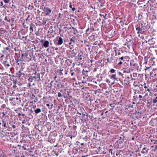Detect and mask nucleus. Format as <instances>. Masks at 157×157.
Wrapping results in <instances>:
<instances>
[{
    "label": "nucleus",
    "mask_w": 157,
    "mask_h": 157,
    "mask_svg": "<svg viewBox=\"0 0 157 157\" xmlns=\"http://www.w3.org/2000/svg\"><path fill=\"white\" fill-rule=\"evenodd\" d=\"M44 11L45 12V16H49L51 13L52 10L48 7L45 6L44 7Z\"/></svg>",
    "instance_id": "nucleus-6"
},
{
    "label": "nucleus",
    "mask_w": 157,
    "mask_h": 157,
    "mask_svg": "<svg viewBox=\"0 0 157 157\" xmlns=\"http://www.w3.org/2000/svg\"><path fill=\"white\" fill-rule=\"evenodd\" d=\"M107 36L109 38H111L114 35V31L111 29L107 32Z\"/></svg>",
    "instance_id": "nucleus-7"
},
{
    "label": "nucleus",
    "mask_w": 157,
    "mask_h": 157,
    "mask_svg": "<svg viewBox=\"0 0 157 157\" xmlns=\"http://www.w3.org/2000/svg\"><path fill=\"white\" fill-rule=\"evenodd\" d=\"M92 36L93 37L92 40H95V38L94 37L95 36V35L93 34V35H92Z\"/></svg>",
    "instance_id": "nucleus-46"
},
{
    "label": "nucleus",
    "mask_w": 157,
    "mask_h": 157,
    "mask_svg": "<svg viewBox=\"0 0 157 157\" xmlns=\"http://www.w3.org/2000/svg\"><path fill=\"white\" fill-rule=\"evenodd\" d=\"M34 111L35 113L38 114L41 112V110L40 108H37L34 110Z\"/></svg>",
    "instance_id": "nucleus-18"
},
{
    "label": "nucleus",
    "mask_w": 157,
    "mask_h": 157,
    "mask_svg": "<svg viewBox=\"0 0 157 157\" xmlns=\"http://www.w3.org/2000/svg\"><path fill=\"white\" fill-rule=\"evenodd\" d=\"M69 7H70V8L72 9V11H75L76 10V9H75V7H74L73 8L72 7V5L71 4H70V5H69Z\"/></svg>",
    "instance_id": "nucleus-26"
},
{
    "label": "nucleus",
    "mask_w": 157,
    "mask_h": 157,
    "mask_svg": "<svg viewBox=\"0 0 157 157\" xmlns=\"http://www.w3.org/2000/svg\"><path fill=\"white\" fill-rule=\"evenodd\" d=\"M5 20L8 22H10V20L9 18H8L7 17H6L5 18Z\"/></svg>",
    "instance_id": "nucleus-25"
},
{
    "label": "nucleus",
    "mask_w": 157,
    "mask_h": 157,
    "mask_svg": "<svg viewBox=\"0 0 157 157\" xmlns=\"http://www.w3.org/2000/svg\"><path fill=\"white\" fill-rule=\"evenodd\" d=\"M109 81L110 80H109V79H106V82H108V83H109Z\"/></svg>",
    "instance_id": "nucleus-57"
},
{
    "label": "nucleus",
    "mask_w": 157,
    "mask_h": 157,
    "mask_svg": "<svg viewBox=\"0 0 157 157\" xmlns=\"http://www.w3.org/2000/svg\"><path fill=\"white\" fill-rule=\"evenodd\" d=\"M118 74L121 75H123V74H122L120 72H118Z\"/></svg>",
    "instance_id": "nucleus-56"
},
{
    "label": "nucleus",
    "mask_w": 157,
    "mask_h": 157,
    "mask_svg": "<svg viewBox=\"0 0 157 157\" xmlns=\"http://www.w3.org/2000/svg\"><path fill=\"white\" fill-rule=\"evenodd\" d=\"M16 63H18L19 61H20V59H16Z\"/></svg>",
    "instance_id": "nucleus-55"
},
{
    "label": "nucleus",
    "mask_w": 157,
    "mask_h": 157,
    "mask_svg": "<svg viewBox=\"0 0 157 157\" xmlns=\"http://www.w3.org/2000/svg\"><path fill=\"white\" fill-rule=\"evenodd\" d=\"M114 82L113 81V82L112 81H111L110 80L109 81V84L110 85H113Z\"/></svg>",
    "instance_id": "nucleus-30"
},
{
    "label": "nucleus",
    "mask_w": 157,
    "mask_h": 157,
    "mask_svg": "<svg viewBox=\"0 0 157 157\" xmlns=\"http://www.w3.org/2000/svg\"><path fill=\"white\" fill-rule=\"evenodd\" d=\"M117 50H114V51L115 52V56H117Z\"/></svg>",
    "instance_id": "nucleus-58"
},
{
    "label": "nucleus",
    "mask_w": 157,
    "mask_h": 157,
    "mask_svg": "<svg viewBox=\"0 0 157 157\" xmlns=\"http://www.w3.org/2000/svg\"><path fill=\"white\" fill-rule=\"evenodd\" d=\"M33 26H35V25H34V24H33V23H31V24H30V27H33Z\"/></svg>",
    "instance_id": "nucleus-52"
},
{
    "label": "nucleus",
    "mask_w": 157,
    "mask_h": 157,
    "mask_svg": "<svg viewBox=\"0 0 157 157\" xmlns=\"http://www.w3.org/2000/svg\"><path fill=\"white\" fill-rule=\"evenodd\" d=\"M4 54H2V55L1 56V57L2 58H3V57H4Z\"/></svg>",
    "instance_id": "nucleus-64"
},
{
    "label": "nucleus",
    "mask_w": 157,
    "mask_h": 157,
    "mask_svg": "<svg viewBox=\"0 0 157 157\" xmlns=\"http://www.w3.org/2000/svg\"><path fill=\"white\" fill-rule=\"evenodd\" d=\"M154 72H152V74H153L154 75H156L157 74V72L155 71V69L154 70Z\"/></svg>",
    "instance_id": "nucleus-39"
},
{
    "label": "nucleus",
    "mask_w": 157,
    "mask_h": 157,
    "mask_svg": "<svg viewBox=\"0 0 157 157\" xmlns=\"http://www.w3.org/2000/svg\"><path fill=\"white\" fill-rule=\"evenodd\" d=\"M44 6V5H42L41 6H40V9H41L42 10L44 11V8H43V6Z\"/></svg>",
    "instance_id": "nucleus-50"
},
{
    "label": "nucleus",
    "mask_w": 157,
    "mask_h": 157,
    "mask_svg": "<svg viewBox=\"0 0 157 157\" xmlns=\"http://www.w3.org/2000/svg\"><path fill=\"white\" fill-rule=\"evenodd\" d=\"M123 63V62L121 61H120L119 63H118V65H121Z\"/></svg>",
    "instance_id": "nucleus-48"
},
{
    "label": "nucleus",
    "mask_w": 157,
    "mask_h": 157,
    "mask_svg": "<svg viewBox=\"0 0 157 157\" xmlns=\"http://www.w3.org/2000/svg\"><path fill=\"white\" fill-rule=\"evenodd\" d=\"M121 55H120L119 56V57H120L121 56H124L123 51H122V50H121Z\"/></svg>",
    "instance_id": "nucleus-35"
},
{
    "label": "nucleus",
    "mask_w": 157,
    "mask_h": 157,
    "mask_svg": "<svg viewBox=\"0 0 157 157\" xmlns=\"http://www.w3.org/2000/svg\"><path fill=\"white\" fill-rule=\"evenodd\" d=\"M124 83L126 85H129L130 82L128 80V79H124Z\"/></svg>",
    "instance_id": "nucleus-19"
},
{
    "label": "nucleus",
    "mask_w": 157,
    "mask_h": 157,
    "mask_svg": "<svg viewBox=\"0 0 157 157\" xmlns=\"http://www.w3.org/2000/svg\"><path fill=\"white\" fill-rule=\"evenodd\" d=\"M120 23L122 27H124V25H126L128 24L127 21H126L125 19L121 21L120 22Z\"/></svg>",
    "instance_id": "nucleus-12"
},
{
    "label": "nucleus",
    "mask_w": 157,
    "mask_h": 157,
    "mask_svg": "<svg viewBox=\"0 0 157 157\" xmlns=\"http://www.w3.org/2000/svg\"><path fill=\"white\" fill-rule=\"evenodd\" d=\"M40 42L41 43L42 46L45 48H46L49 46V42L48 40H42L40 41Z\"/></svg>",
    "instance_id": "nucleus-5"
},
{
    "label": "nucleus",
    "mask_w": 157,
    "mask_h": 157,
    "mask_svg": "<svg viewBox=\"0 0 157 157\" xmlns=\"http://www.w3.org/2000/svg\"><path fill=\"white\" fill-rule=\"evenodd\" d=\"M0 157H5V154L3 151H0Z\"/></svg>",
    "instance_id": "nucleus-22"
},
{
    "label": "nucleus",
    "mask_w": 157,
    "mask_h": 157,
    "mask_svg": "<svg viewBox=\"0 0 157 157\" xmlns=\"http://www.w3.org/2000/svg\"><path fill=\"white\" fill-rule=\"evenodd\" d=\"M115 70L114 69H112L110 71V72L111 73H114L115 72Z\"/></svg>",
    "instance_id": "nucleus-40"
},
{
    "label": "nucleus",
    "mask_w": 157,
    "mask_h": 157,
    "mask_svg": "<svg viewBox=\"0 0 157 157\" xmlns=\"http://www.w3.org/2000/svg\"><path fill=\"white\" fill-rule=\"evenodd\" d=\"M16 157H25L24 155H21V156H20L18 155L16 156Z\"/></svg>",
    "instance_id": "nucleus-60"
},
{
    "label": "nucleus",
    "mask_w": 157,
    "mask_h": 157,
    "mask_svg": "<svg viewBox=\"0 0 157 157\" xmlns=\"http://www.w3.org/2000/svg\"><path fill=\"white\" fill-rule=\"evenodd\" d=\"M107 14L106 13H104L103 14V18H104V19H103V20H104L105 19H107V18L106 17V16H107Z\"/></svg>",
    "instance_id": "nucleus-27"
},
{
    "label": "nucleus",
    "mask_w": 157,
    "mask_h": 157,
    "mask_svg": "<svg viewBox=\"0 0 157 157\" xmlns=\"http://www.w3.org/2000/svg\"><path fill=\"white\" fill-rule=\"evenodd\" d=\"M113 150L112 149H109V152L111 153V155H113Z\"/></svg>",
    "instance_id": "nucleus-34"
},
{
    "label": "nucleus",
    "mask_w": 157,
    "mask_h": 157,
    "mask_svg": "<svg viewBox=\"0 0 157 157\" xmlns=\"http://www.w3.org/2000/svg\"><path fill=\"white\" fill-rule=\"evenodd\" d=\"M58 96L59 97H62V95L59 92L58 93Z\"/></svg>",
    "instance_id": "nucleus-44"
},
{
    "label": "nucleus",
    "mask_w": 157,
    "mask_h": 157,
    "mask_svg": "<svg viewBox=\"0 0 157 157\" xmlns=\"http://www.w3.org/2000/svg\"><path fill=\"white\" fill-rule=\"evenodd\" d=\"M118 52L117 53L118 55L119 56L121 55V51L118 50Z\"/></svg>",
    "instance_id": "nucleus-45"
},
{
    "label": "nucleus",
    "mask_w": 157,
    "mask_h": 157,
    "mask_svg": "<svg viewBox=\"0 0 157 157\" xmlns=\"http://www.w3.org/2000/svg\"><path fill=\"white\" fill-rule=\"evenodd\" d=\"M155 59V57H153L152 58H151V59H150V61H152L154 59Z\"/></svg>",
    "instance_id": "nucleus-49"
},
{
    "label": "nucleus",
    "mask_w": 157,
    "mask_h": 157,
    "mask_svg": "<svg viewBox=\"0 0 157 157\" xmlns=\"http://www.w3.org/2000/svg\"><path fill=\"white\" fill-rule=\"evenodd\" d=\"M151 67V66L149 67H146V68L145 69V71H146L148 69H149Z\"/></svg>",
    "instance_id": "nucleus-43"
},
{
    "label": "nucleus",
    "mask_w": 157,
    "mask_h": 157,
    "mask_svg": "<svg viewBox=\"0 0 157 157\" xmlns=\"http://www.w3.org/2000/svg\"><path fill=\"white\" fill-rule=\"evenodd\" d=\"M157 102V97H156V98L153 99V102L154 103H155L156 102Z\"/></svg>",
    "instance_id": "nucleus-33"
},
{
    "label": "nucleus",
    "mask_w": 157,
    "mask_h": 157,
    "mask_svg": "<svg viewBox=\"0 0 157 157\" xmlns=\"http://www.w3.org/2000/svg\"><path fill=\"white\" fill-rule=\"evenodd\" d=\"M3 5V2H0V6H2Z\"/></svg>",
    "instance_id": "nucleus-51"
},
{
    "label": "nucleus",
    "mask_w": 157,
    "mask_h": 157,
    "mask_svg": "<svg viewBox=\"0 0 157 157\" xmlns=\"http://www.w3.org/2000/svg\"><path fill=\"white\" fill-rule=\"evenodd\" d=\"M137 80L136 81H135L133 85L135 86H137L139 84H140V81L139 79H136Z\"/></svg>",
    "instance_id": "nucleus-14"
},
{
    "label": "nucleus",
    "mask_w": 157,
    "mask_h": 157,
    "mask_svg": "<svg viewBox=\"0 0 157 157\" xmlns=\"http://www.w3.org/2000/svg\"><path fill=\"white\" fill-rule=\"evenodd\" d=\"M154 40L153 38H152L151 39H150V40L148 41L150 43V44H154L155 42L153 41V40Z\"/></svg>",
    "instance_id": "nucleus-21"
},
{
    "label": "nucleus",
    "mask_w": 157,
    "mask_h": 157,
    "mask_svg": "<svg viewBox=\"0 0 157 157\" xmlns=\"http://www.w3.org/2000/svg\"><path fill=\"white\" fill-rule=\"evenodd\" d=\"M75 36H73L72 38H71L70 39V42L69 43V44L71 46H73L75 44Z\"/></svg>",
    "instance_id": "nucleus-10"
},
{
    "label": "nucleus",
    "mask_w": 157,
    "mask_h": 157,
    "mask_svg": "<svg viewBox=\"0 0 157 157\" xmlns=\"http://www.w3.org/2000/svg\"><path fill=\"white\" fill-rule=\"evenodd\" d=\"M127 42L126 43L127 44L128 46H132L133 44V40L132 39H127Z\"/></svg>",
    "instance_id": "nucleus-11"
},
{
    "label": "nucleus",
    "mask_w": 157,
    "mask_h": 157,
    "mask_svg": "<svg viewBox=\"0 0 157 157\" xmlns=\"http://www.w3.org/2000/svg\"><path fill=\"white\" fill-rule=\"evenodd\" d=\"M88 72V71H84L83 70L82 71V73L85 75L86 76H87V73Z\"/></svg>",
    "instance_id": "nucleus-23"
},
{
    "label": "nucleus",
    "mask_w": 157,
    "mask_h": 157,
    "mask_svg": "<svg viewBox=\"0 0 157 157\" xmlns=\"http://www.w3.org/2000/svg\"><path fill=\"white\" fill-rule=\"evenodd\" d=\"M127 57V56H121V57L119 58V60L121 59V60L124 61H125V59H126Z\"/></svg>",
    "instance_id": "nucleus-17"
},
{
    "label": "nucleus",
    "mask_w": 157,
    "mask_h": 157,
    "mask_svg": "<svg viewBox=\"0 0 157 157\" xmlns=\"http://www.w3.org/2000/svg\"><path fill=\"white\" fill-rule=\"evenodd\" d=\"M11 63V61H8V60H6L5 61H4V64L5 67L7 66V67H9L10 66V63Z\"/></svg>",
    "instance_id": "nucleus-13"
},
{
    "label": "nucleus",
    "mask_w": 157,
    "mask_h": 157,
    "mask_svg": "<svg viewBox=\"0 0 157 157\" xmlns=\"http://www.w3.org/2000/svg\"><path fill=\"white\" fill-rule=\"evenodd\" d=\"M30 29L31 30V32H30V33H32V32H33V29L32 28V27H30Z\"/></svg>",
    "instance_id": "nucleus-47"
},
{
    "label": "nucleus",
    "mask_w": 157,
    "mask_h": 157,
    "mask_svg": "<svg viewBox=\"0 0 157 157\" xmlns=\"http://www.w3.org/2000/svg\"><path fill=\"white\" fill-rule=\"evenodd\" d=\"M142 98V96L141 95H139V98L141 100V99Z\"/></svg>",
    "instance_id": "nucleus-53"
},
{
    "label": "nucleus",
    "mask_w": 157,
    "mask_h": 157,
    "mask_svg": "<svg viewBox=\"0 0 157 157\" xmlns=\"http://www.w3.org/2000/svg\"><path fill=\"white\" fill-rule=\"evenodd\" d=\"M46 23V21H43L41 24L43 26L44 25H45Z\"/></svg>",
    "instance_id": "nucleus-37"
},
{
    "label": "nucleus",
    "mask_w": 157,
    "mask_h": 157,
    "mask_svg": "<svg viewBox=\"0 0 157 157\" xmlns=\"http://www.w3.org/2000/svg\"><path fill=\"white\" fill-rule=\"evenodd\" d=\"M2 123L3 124V126L4 127H7V126H6V121H2Z\"/></svg>",
    "instance_id": "nucleus-29"
},
{
    "label": "nucleus",
    "mask_w": 157,
    "mask_h": 157,
    "mask_svg": "<svg viewBox=\"0 0 157 157\" xmlns=\"http://www.w3.org/2000/svg\"><path fill=\"white\" fill-rule=\"evenodd\" d=\"M11 21L13 23L14 22V20L13 18L11 19Z\"/></svg>",
    "instance_id": "nucleus-62"
},
{
    "label": "nucleus",
    "mask_w": 157,
    "mask_h": 157,
    "mask_svg": "<svg viewBox=\"0 0 157 157\" xmlns=\"http://www.w3.org/2000/svg\"><path fill=\"white\" fill-rule=\"evenodd\" d=\"M143 86V85L142 84H140H140H139L137 86L139 87L140 88H142Z\"/></svg>",
    "instance_id": "nucleus-38"
},
{
    "label": "nucleus",
    "mask_w": 157,
    "mask_h": 157,
    "mask_svg": "<svg viewBox=\"0 0 157 157\" xmlns=\"http://www.w3.org/2000/svg\"><path fill=\"white\" fill-rule=\"evenodd\" d=\"M147 60L146 59V58L145 57H144V64H146L147 63Z\"/></svg>",
    "instance_id": "nucleus-32"
},
{
    "label": "nucleus",
    "mask_w": 157,
    "mask_h": 157,
    "mask_svg": "<svg viewBox=\"0 0 157 157\" xmlns=\"http://www.w3.org/2000/svg\"><path fill=\"white\" fill-rule=\"evenodd\" d=\"M58 39L57 40V42H55V43L56 45H61L63 43V39L61 37H57Z\"/></svg>",
    "instance_id": "nucleus-9"
},
{
    "label": "nucleus",
    "mask_w": 157,
    "mask_h": 157,
    "mask_svg": "<svg viewBox=\"0 0 157 157\" xmlns=\"http://www.w3.org/2000/svg\"><path fill=\"white\" fill-rule=\"evenodd\" d=\"M67 70V69L65 67H60L59 70H58V73L60 77H60L62 78L64 77V76L67 75L68 72Z\"/></svg>",
    "instance_id": "nucleus-3"
},
{
    "label": "nucleus",
    "mask_w": 157,
    "mask_h": 157,
    "mask_svg": "<svg viewBox=\"0 0 157 157\" xmlns=\"http://www.w3.org/2000/svg\"><path fill=\"white\" fill-rule=\"evenodd\" d=\"M76 50L75 49H73L71 51V53L72 55V56L73 57H75V56L76 55Z\"/></svg>",
    "instance_id": "nucleus-15"
},
{
    "label": "nucleus",
    "mask_w": 157,
    "mask_h": 157,
    "mask_svg": "<svg viewBox=\"0 0 157 157\" xmlns=\"http://www.w3.org/2000/svg\"><path fill=\"white\" fill-rule=\"evenodd\" d=\"M37 101V98L36 97L35 98V100H34V102H36Z\"/></svg>",
    "instance_id": "nucleus-63"
},
{
    "label": "nucleus",
    "mask_w": 157,
    "mask_h": 157,
    "mask_svg": "<svg viewBox=\"0 0 157 157\" xmlns=\"http://www.w3.org/2000/svg\"><path fill=\"white\" fill-rule=\"evenodd\" d=\"M90 29L89 28H88L86 30V34L87 35V36H88V34H90L89 33H88V32L89 30Z\"/></svg>",
    "instance_id": "nucleus-42"
},
{
    "label": "nucleus",
    "mask_w": 157,
    "mask_h": 157,
    "mask_svg": "<svg viewBox=\"0 0 157 157\" xmlns=\"http://www.w3.org/2000/svg\"><path fill=\"white\" fill-rule=\"evenodd\" d=\"M73 33L75 34V35H76V34L78 33V31L76 29H75V30H73Z\"/></svg>",
    "instance_id": "nucleus-28"
},
{
    "label": "nucleus",
    "mask_w": 157,
    "mask_h": 157,
    "mask_svg": "<svg viewBox=\"0 0 157 157\" xmlns=\"http://www.w3.org/2000/svg\"><path fill=\"white\" fill-rule=\"evenodd\" d=\"M148 4H149V6L151 9L154 10H157V3L152 5H151V3H149V1H148Z\"/></svg>",
    "instance_id": "nucleus-8"
},
{
    "label": "nucleus",
    "mask_w": 157,
    "mask_h": 157,
    "mask_svg": "<svg viewBox=\"0 0 157 157\" xmlns=\"http://www.w3.org/2000/svg\"><path fill=\"white\" fill-rule=\"evenodd\" d=\"M24 54L23 53H22L21 59H22L23 58V57L24 56Z\"/></svg>",
    "instance_id": "nucleus-59"
},
{
    "label": "nucleus",
    "mask_w": 157,
    "mask_h": 157,
    "mask_svg": "<svg viewBox=\"0 0 157 157\" xmlns=\"http://www.w3.org/2000/svg\"><path fill=\"white\" fill-rule=\"evenodd\" d=\"M2 53H1L2 54L6 55L8 53V52L5 50L4 49L3 50H2Z\"/></svg>",
    "instance_id": "nucleus-24"
},
{
    "label": "nucleus",
    "mask_w": 157,
    "mask_h": 157,
    "mask_svg": "<svg viewBox=\"0 0 157 157\" xmlns=\"http://www.w3.org/2000/svg\"><path fill=\"white\" fill-rule=\"evenodd\" d=\"M9 47H7L6 48H4V49L5 50H6L7 51H8L9 50Z\"/></svg>",
    "instance_id": "nucleus-36"
},
{
    "label": "nucleus",
    "mask_w": 157,
    "mask_h": 157,
    "mask_svg": "<svg viewBox=\"0 0 157 157\" xmlns=\"http://www.w3.org/2000/svg\"><path fill=\"white\" fill-rule=\"evenodd\" d=\"M130 65L131 70H138L139 69V66L138 64L137 63H135L134 61H130Z\"/></svg>",
    "instance_id": "nucleus-4"
},
{
    "label": "nucleus",
    "mask_w": 157,
    "mask_h": 157,
    "mask_svg": "<svg viewBox=\"0 0 157 157\" xmlns=\"http://www.w3.org/2000/svg\"><path fill=\"white\" fill-rule=\"evenodd\" d=\"M135 27L137 30H138L137 33H144L147 29V24L143 21H140L138 25H135Z\"/></svg>",
    "instance_id": "nucleus-1"
},
{
    "label": "nucleus",
    "mask_w": 157,
    "mask_h": 157,
    "mask_svg": "<svg viewBox=\"0 0 157 157\" xmlns=\"http://www.w3.org/2000/svg\"><path fill=\"white\" fill-rule=\"evenodd\" d=\"M22 74V73L21 72V71H19L18 72L16 73L17 76L18 77H20Z\"/></svg>",
    "instance_id": "nucleus-20"
},
{
    "label": "nucleus",
    "mask_w": 157,
    "mask_h": 157,
    "mask_svg": "<svg viewBox=\"0 0 157 157\" xmlns=\"http://www.w3.org/2000/svg\"><path fill=\"white\" fill-rule=\"evenodd\" d=\"M10 0H4V2L6 3H7L9 2Z\"/></svg>",
    "instance_id": "nucleus-41"
},
{
    "label": "nucleus",
    "mask_w": 157,
    "mask_h": 157,
    "mask_svg": "<svg viewBox=\"0 0 157 157\" xmlns=\"http://www.w3.org/2000/svg\"><path fill=\"white\" fill-rule=\"evenodd\" d=\"M148 152V150L146 147L144 148L141 151V153L143 154H147Z\"/></svg>",
    "instance_id": "nucleus-16"
},
{
    "label": "nucleus",
    "mask_w": 157,
    "mask_h": 157,
    "mask_svg": "<svg viewBox=\"0 0 157 157\" xmlns=\"http://www.w3.org/2000/svg\"><path fill=\"white\" fill-rule=\"evenodd\" d=\"M2 113L3 114V117H4L6 115V114L4 112H2Z\"/></svg>",
    "instance_id": "nucleus-61"
},
{
    "label": "nucleus",
    "mask_w": 157,
    "mask_h": 157,
    "mask_svg": "<svg viewBox=\"0 0 157 157\" xmlns=\"http://www.w3.org/2000/svg\"><path fill=\"white\" fill-rule=\"evenodd\" d=\"M12 128H13V129H14L16 128V126L15 125H12Z\"/></svg>",
    "instance_id": "nucleus-54"
},
{
    "label": "nucleus",
    "mask_w": 157,
    "mask_h": 157,
    "mask_svg": "<svg viewBox=\"0 0 157 157\" xmlns=\"http://www.w3.org/2000/svg\"><path fill=\"white\" fill-rule=\"evenodd\" d=\"M116 74H113L111 76V78H116Z\"/></svg>",
    "instance_id": "nucleus-31"
},
{
    "label": "nucleus",
    "mask_w": 157,
    "mask_h": 157,
    "mask_svg": "<svg viewBox=\"0 0 157 157\" xmlns=\"http://www.w3.org/2000/svg\"><path fill=\"white\" fill-rule=\"evenodd\" d=\"M63 82H64V81L60 80V79H57V80H56V79H54V80L51 82L50 85L51 86L57 85L59 88L60 87L62 88V87L64 86Z\"/></svg>",
    "instance_id": "nucleus-2"
}]
</instances>
